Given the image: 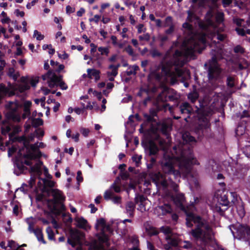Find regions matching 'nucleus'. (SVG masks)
<instances>
[{
  "label": "nucleus",
  "instance_id": "c756f323",
  "mask_svg": "<svg viewBox=\"0 0 250 250\" xmlns=\"http://www.w3.org/2000/svg\"><path fill=\"white\" fill-rule=\"evenodd\" d=\"M7 74L8 76L12 78L16 81L20 77V73L19 71H16L13 68H9Z\"/></svg>",
  "mask_w": 250,
  "mask_h": 250
},
{
  "label": "nucleus",
  "instance_id": "13d9d810",
  "mask_svg": "<svg viewBox=\"0 0 250 250\" xmlns=\"http://www.w3.org/2000/svg\"><path fill=\"white\" fill-rule=\"evenodd\" d=\"M125 50L130 55H132L134 53L133 50L130 45H128L125 48Z\"/></svg>",
  "mask_w": 250,
  "mask_h": 250
},
{
  "label": "nucleus",
  "instance_id": "f3484780",
  "mask_svg": "<svg viewBox=\"0 0 250 250\" xmlns=\"http://www.w3.org/2000/svg\"><path fill=\"white\" fill-rule=\"evenodd\" d=\"M104 196L105 200H112L115 204H119L121 202V198L120 196H115L114 193L111 189L106 190Z\"/></svg>",
  "mask_w": 250,
  "mask_h": 250
},
{
  "label": "nucleus",
  "instance_id": "a878e982",
  "mask_svg": "<svg viewBox=\"0 0 250 250\" xmlns=\"http://www.w3.org/2000/svg\"><path fill=\"white\" fill-rule=\"evenodd\" d=\"M32 104V103L29 101H26L23 104V111L24 113L22 115L23 119L28 117L30 114V108Z\"/></svg>",
  "mask_w": 250,
  "mask_h": 250
},
{
  "label": "nucleus",
  "instance_id": "603ef678",
  "mask_svg": "<svg viewBox=\"0 0 250 250\" xmlns=\"http://www.w3.org/2000/svg\"><path fill=\"white\" fill-rule=\"evenodd\" d=\"M43 182L45 186L49 187H53L55 185V182L51 180H43Z\"/></svg>",
  "mask_w": 250,
  "mask_h": 250
},
{
  "label": "nucleus",
  "instance_id": "f704fd0d",
  "mask_svg": "<svg viewBox=\"0 0 250 250\" xmlns=\"http://www.w3.org/2000/svg\"><path fill=\"white\" fill-rule=\"evenodd\" d=\"M248 65V62L244 59L240 60L238 62V67L240 70L247 68Z\"/></svg>",
  "mask_w": 250,
  "mask_h": 250
},
{
  "label": "nucleus",
  "instance_id": "6e6d98bb",
  "mask_svg": "<svg viewBox=\"0 0 250 250\" xmlns=\"http://www.w3.org/2000/svg\"><path fill=\"white\" fill-rule=\"evenodd\" d=\"M216 21L218 23H220L223 20V14L222 13H218L216 17Z\"/></svg>",
  "mask_w": 250,
  "mask_h": 250
},
{
  "label": "nucleus",
  "instance_id": "0eeeda50",
  "mask_svg": "<svg viewBox=\"0 0 250 250\" xmlns=\"http://www.w3.org/2000/svg\"><path fill=\"white\" fill-rule=\"evenodd\" d=\"M229 202L226 195L221 190L215 192L213 202L211 205V208L214 212L223 215L224 211L227 209Z\"/></svg>",
  "mask_w": 250,
  "mask_h": 250
},
{
  "label": "nucleus",
  "instance_id": "9d476101",
  "mask_svg": "<svg viewBox=\"0 0 250 250\" xmlns=\"http://www.w3.org/2000/svg\"><path fill=\"white\" fill-rule=\"evenodd\" d=\"M161 231L165 234L166 239L167 242V244L165 245V249L166 250H183L179 248L172 247L178 245L179 239L178 235L174 233L169 227H162Z\"/></svg>",
  "mask_w": 250,
  "mask_h": 250
},
{
  "label": "nucleus",
  "instance_id": "c9c22d12",
  "mask_svg": "<svg viewBox=\"0 0 250 250\" xmlns=\"http://www.w3.org/2000/svg\"><path fill=\"white\" fill-rule=\"evenodd\" d=\"M236 31H237L238 34L241 36H244L246 34H250V29H247L245 30L243 28L238 27L236 28Z\"/></svg>",
  "mask_w": 250,
  "mask_h": 250
},
{
  "label": "nucleus",
  "instance_id": "a19ab883",
  "mask_svg": "<svg viewBox=\"0 0 250 250\" xmlns=\"http://www.w3.org/2000/svg\"><path fill=\"white\" fill-rule=\"evenodd\" d=\"M227 82L228 85L230 87H232L235 85V78L233 77H228Z\"/></svg>",
  "mask_w": 250,
  "mask_h": 250
},
{
  "label": "nucleus",
  "instance_id": "ddd939ff",
  "mask_svg": "<svg viewBox=\"0 0 250 250\" xmlns=\"http://www.w3.org/2000/svg\"><path fill=\"white\" fill-rule=\"evenodd\" d=\"M6 106L9 110L7 113L8 118L14 122H20L21 117L20 113L18 111L19 104L17 102H10L6 104Z\"/></svg>",
  "mask_w": 250,
  "mask_h": 250
},
{
  "label": "nucleus",
  "instance_id": "2f4dec72",
  "mask_svg": "<svg viewBox=\"0 0 250 250\" xmlns=\"http://www.w3.org/2000/svg\"><path fill=\"white\" fill-rule=\"evenodd\" d=\"M21 129L20 126L16 125L14 126L13 131L10 133L9 134L10 139L13 141H14L15 139H16V137H14V135L21 131Z\"/></svg>",
  "mask_w": 250,
  "mask_h": 250
},
{
  "label": "nucleus",
  "instance_id": "ea45409f",
  "mask_svg": "<svg viewBox=\"0 0 250 250\" xmlns=\"http://www.w3.org/2000/svg\"><path fill=\"white\" fill-rule=\"evenodd\" d=\"M126 222H131V220L130 219H125L123 221L117 222V229L118 230H121L122 228H124L125 227V223Z\"/></svg>",
  "mask_w": 250,
  "mask_h": 250
},
{
  "label": "nucleus",
  "instance_id": "9b49d317",
  "mask_svg": "<svg viewBox=\"0 0 250 250\" xmlns=\"http://www.w3.org/2000/svg\"><path fill=\"white\" fill-rule=\"evenodd\" d=\"M42 78L43 80L47 81L48 86L50 88L59 85L62 90H65L67 88L65 83L62 81V77L57 76L53 72H48L46 74L43 75Z\"/></svg>",
  "mask_w": 250,
  "mask_h": 250
},
{
  "label": "nucleus",
  "instance_id": "864d4df0",
  "mask_svg": "<svg viewBox=\"0 0 250 250\" xmlns=\"http://www.w3.org/2000/svg\"><path fill=\"white\" fill-rule=\"evenodd\" d=\"M8 246L10 247L12 250L17 249L19 246V245H17L14 241H9Z\"/></svg>",
  "mask_w": 250,
  "mask_h": 250
},
{
  "label": "nucleus",
  "instance_id": "b1692460",
  "mask_svg": "<svg viewBox=\"0 0 250 250\" xmlns=\"http://www.w3.org/2000/svg\"><path fill=\"white\" fill-rule=\"evenodd\" d=\"M170 93H175V91L172 89H170L167 87L165 88L163 92L159 95V100L161 101H165L166 100V97L167 96H168L169 98H170V96L169 95Z\"/></svg>",
  "mask_w": 250,
  "mask_h": 250
},
{
  "label": "nucleus",
  "instance_id": "4be33fe9",
  "mask_svg": "<svg viewBox=\"0 0 250 250\" xmlns=\"http://www.w3.org/2000/svg\"><path fill=\"white\" fill-rule=\"evenodd\" d=\"M77 223V226L82 229H87L90 228L87 224V221L83 217H77L75 219Z\"/></svg>",
  "mask_w": 250,
  "mask_h": 250
},
{
  "label": "nucleus",
  "instance_id": "7c9ffc66",
  "mask_svg": "<svg viewBox=\"0 0 250 250\" xmlns=\"http://www.w3.org/2000/svg\"><path fill=\"white\" fill-rule=\"evenodd\" d=\"M139 70V66L137 65H133L129 66L126 71V75L128 76L131 75H135L136 72Z\"/></svg>",
  "mask_w": 250,
  "mask_h": 250
},
{
  "label": "nucleus",
  "instance_id": "3c124183",
  "mask_svg": "<svg viewBox=\"0 0 250 250\" xmlns=\"http://www.w3.org/2000/svg\"><path fill=\"white\" fill-rule=\"evenodd\" d=\"M243 153L248 158H250V146H247L243 148Z\"/></svg>",
  "mask_w": 250,
  "mask_h": 250
},
{
  "label": "nucleus",
  "instance_id": "79ce46f5",
  "mask_svg": "<svg viewBox=\"0 0 250 250\" xmlns=\"http://www.w3.org/2000/svg\"><path fill=\"white\" fill-rule=\"evenodd\" d=\"M34 134L37 138H38L39 140H41V138L43 136L44 132V131L41 128H38L35 130L34 132Z\"/></svg>",
  "mask_w": 250,
  "mask_h": 250
},
{
  "label": "nucleus",
  "instance_id": "72a5a7b5",
  "mask_svg": "<svg viewBox=\"0 0 250 250\" xmlns=\"http://www.w3.org/2000/svg\"><path fill=\"white\" fill-rule=\"evenodd\" d=\"M31 121L32 125L35 127H38L43 124V121L40 118H32Z\"/></svg>",
  "mask_w": 250,
  "mask_h": 250
},
{
  "label": "nucleus",
  "instance_id": "774afa93",
  "mask_svg": "<svg viewBox=\"0 0 250 250\" xmlns=\"http://www.w3.org/2000/svg\"><path fill=\"white\" fill-rule=\"evenodd\" d=\"M185 245H184L183 247L186 249H190L192 248V244L189 241H185Z\"/></svg>",
  "mask_w": 250,
  "mask_h": 250
},
{
  "label": "nucleus",
  "instance_id": "bb28decb",
  "mask_svg": "<svg viewBox=\"0 0 250 250\" xmlns=\"http://www.w3.org/2000/svg\"><path fill=\"white\" fill-rule=\"evenodd\" d=\"M25 221L28 225V230L30 233H32V231L35 229L34 226L37 223V220L35 218L31 217L26 218Z\"/></svg>",
  "mask_w": 250,
  "mask_h": 250
},
{
  "label": "nucleus",
  "instance_id": "aec40b11",
  "mask_svg": "<svg viewBox=\"0 0 250 250\" xmlns=\"http://www.w3.org/2000/svg\"><path fill=\"white\" fill-rule=\"evenodd\" d=\"M180 109L181 112L182 114H187L189 117V115H191L193 112V109L191 107L190 104L188 103H183L180 106Z\"/></svg>",
  "mask_w": 250,
  "mask_h": 250
},
{
  "label": "nucleus",
  "instance_id": "680f3d73",
  "mask_svg": "<svg viewBox=\"0 0 250 250\" xmlns=\"http://www.w3.org/2000/svg\"><path fill=\"white\" fill-rule=\"evenodd\" d=\"M128 31V29L126 27L122 29V31L121 33V35L123 38H127L128 35L126 34V32Z\"/></svg>",
  "mask_w": 250,
  "mask_h": 250
},
{
  "label": "nucleus",
  "instance_id": "e2e57ef3",
  "mask_svg": "<svg viewBox=\"0 0 250 250\" xmlns=\"http://www.w3.org/2000/svg\"><path fill=\"white\" fill-rule=\"evenodd\" d=\"M101 18V16L98 15H95L93 18L89 19L90 21H94L95 23H98Z\"/></svg>",
  "mask_w": 250,
  "mask_h": 250
},
{
  "label": "nucleus",
  "instance_id": "f8f14e48",
  "mask_svg": "<svg viewBox=\"0 0 250 250\" xmlns=\"http://www.w3.org/2000/svg\"><path fill=\"white\" fill-rule=\"evenodd\" d=\"M95 228L97 230H101V232L97 234L99 241L102 243H106L108 241V236L105 234L104 230H106L110 232V227L106 225L105 221L103 218H100L97 220Z\"/></svg>",
  "mask_w": 250,
  "mask_h": 250
},
{
  "label": "nucleus",
  "instance_id": "5fc2aeb1",
  "mask_svg": "<svg viewBox=\"0 0 250 250\" xmlns=\"http://www.w3.org/2000/svg\"><path fill=\"white\" fill-rule=\"evenodd\" d=\"M109 189H111L112 191V189H114L115 192H120L121 191V188L119 186L116 185L115 184H113L110 187V188Z\"/></svg>",
  "mask_w": 250,
  "mask_h": 250
},
{
  "label": "nucleus",
  "instance_id": "f257e3e1",
  "mask_svg": "<svg viewBox=\"0 0 250 250\" xmlns=\"http://www.w3.org/2000/svg\"><path fill=\"white\" fill-rule=\"evenodd\" d=\"M187 21H196L201 29L200 33H194L192 25L188 22L183 23L184 32L188 36L181 43L180 40L174 42L171 48L166 53L162 62V67L157 70L150 68L151 74L158 80L164 76L171 78L172 82L177 77L187 80L190 78L188 70L182 68L184 64L191 58L195 52L201 53L206 43H209L211 49V59L208 62V78L217 79L221 72L217 61L223 58L224 51L219 43L226 38L224 34H219L215 23L211 19L213 16L211 10L208 12L205 21H200L191 11H188Z\"/></svg>",
  "mask_w": 250,
  "mask_h": 250
},
{
  "label": "nucleus",
  "instance_id": "0e129e2a",
  "mask_svg": "<svg viewBox=\"0 0 250 250\" xmlns=\"http://www.w3.org/2000/svg\"><path fill=\"white\" fill-rule=\"evenodd\" d=\"M95 104V102H93L92 104L90 102H88L86 106H85V109L92 110L93 109Z\"/></svg>",
  "mask_w": 250,
  "mask_h": 250
},
{
  "label": "nucleus",
  "instance_id": "bf43d9fd",
  "mask_svg": "<svg viewBox=\"0 0 250 250\" xmlns=\"http://www.w3.org/2000/svg\"><path fill=\"white\" fill-rule=\"evenodd\" d=\"M173 26L172 25V18L170 17H167L166 19L165 26Z\"/></svg>",
  "mask_w": 250,
  "mask_h": 250
},
{
  "label": "nucleus",
  "instance_id": "6ab92c4d",
  "mask_svg": "<svg viewBox=\"0 0 250 250\" xmlns=\"http://www.w3.org/2000/svg\"><path fill=\"white\" fill-rule=\"evenodd\" d=\"M120 66V64H118L117 65H110L109 66V69H111V71L107 72V75L108 77V79L110 81H113L114 79V77L118 74V69Z\"/></svg>",
  "mask_w": 250,
  "mask_h": 250
},
{
  "label": "nucleus",
  "instance_id": "37998d69",
  "mask_svg": "<svg viewBox=\"0 0 250 250\" xmlns=\"http://www.w3.org/2000/svg\"><path fill=\"white\" fill-rule=\"evenodd\" d=\"M98 50L101 53V55L108 56L109 53V50L108 47H99L98 48Z\"/></svg>",
  "mask_w": 250,
  "mask_h": 250
},
{
  "label": "nucleus",
  "instance_id": "c85d7f7f",
  "mask_svg": "<svg viewBox=\"0 0 250 250\" xmlns=\"http://www.w3.org/2000/svg\"><path fill=\"white\" fill-rule=\"evenodd\" d=\"M32 233H34L37 238L39 241L42 242L43 244H45L46 242L43 239V234L41 229L37 228L32 231Z\"/></svg>",
  "mask_w": 250,
  "mask_h": 250
},
{
  "label": "nucleus",
  "instance_id": "4468645a",
  "mask_svg": "<svg viewBox=\"0 0 250 250\" xmlns=\"http://www.w3.org/2000/svg\"><path fill=\"white\" fill-rule=\"evenodd\" d=\"M198 132L201 133L203 136L207 137H211L210 129L209 128L210 124L207 117L202 116H201L198 121Z\"/></svg>",
  "mask_w": 250,
  "mask_h": 250
},
{
  "label": "nucleus",
  "instance_id": "09e8293b",
  "mask_svg": "<svg viewBox=\"0 0 250 250\" xmlns=\"http://www.w3.org/2000/svg\"><path fill=\"white\" fill-rule=\"evenodd\" d=\"M34 37L36 38L37 40L41 41L43 39L44 36L38 31L35 30L34 31Z\"/></svg>",
  "mask_w": 250,
  "mask_h": 250
},
{
  "label": "nucleus",
  "instance_id": "39448f33",
  "mask_svg": "<svg viewBox=\"0 0 250 250\" xmlns=\"http://www.w3.org/2000/svg\"><path fill=\"white\" fill-rule=\"evenodd\" d=\"M170 125L169 124L162 122L158 125L157 129L151 127L147 130L144 135L145 140L147 147L149 148L150 154L154 155L158 150L157 144H159L161 147H164L165 141L162 139L158 133V131H161L166 137L168 138V132L170 130Z\"/></svg>",
  "mask_w": 250,
  "mask_h": 250
},
{
  "label": "nucleus",
  "instance_id": "4c0bfd02",
  "mask_svg": "<svg viewBox=\"0 0 250 250\" xmlns=\"http://www.w3.org/2000/svg\"><path fill=\"white\" fill-rule=\"evenodd\" d=\"M141 159L142 156L138 154H135L132 157V161L135 163V165L137 167L139 166Z\"/></svg>",
  "mask_w": 250,
  "mask_h": 250
},
{
  "label": "nucleus",
  "instance_id": "f03ea898",
  "mask_svg": "<svg viewBox=\"0 0 250 250\" xmlns=\"http://www.w3.org/2000/svg\"><path fill=\"white\" fill-rule=\"evenodd\" d=\"M182 143L173 147L175 154L172 153L171 155L167 152L164 154L161 165L165 175L156 172L152 174L151 178L156 187L162 188L167 195L172 198L176 206L186 213L187 217L188 214H194L193 204L185 207L184 195L177 193L174 195L170 190L175 193L178 191V186L176 183L180 181L182 176L187 178L190 186L197 187V173L193 171L191 166L199 163L194 158L191 150V145L195 142V138L188 132H186L182 135Z\"/></svg>",
  "mask_w": 250,
  "mask_h": 250
},
{
  "label": "nucleus",
  "instance_id": "de8ad7c7",
  "mask_svg": "<svg viewBox=\"0 0 250 250\" xmlns=\"http://www.w3.org/2000/svg\"><path fill=\"white\" fill-rule=\"evenodd\" d=\"M150 54L153 58L159 57L161 55V53L157 49L155 48L150 50Z\"/></svg>",
  "mask_w": 250,
  "mask_h": 250
},
{
  "label": "nucleus",
  "instance_id": "a18cd8bd",
  "mask_svg": "<svg viewBox=\"0 0 250 250\" xmlns=\"http://www.w3.org/2000/svg\"><path fill=\"white\" fill-rule=\"evenodd\" d=\"M215 165V163L213 160H210L208 162V164L206 165L207 169L209 172L211 170L213 171V167Z\"/></svg>",
  "mask_w": 250,
  "mask_h": 250
},
{
  "label": "nucleus",
  "instance_id": "1a4fd4ad",
  "mask_svg": "<svg viewBox=\"0 0 250 250\" xmlns=\"http://www.w3.org/2000/svg\"><path fill=\"white\" fill-rule=\"evenodd\" d=\"M229 229L235 239L245 242L250 239V227L245 224L237 223L229 226Z\"/></svg>",
  "mask_w": 250,
  "mask_h": 250
},
{
  "label": "nucleus",
  "instance_id": "69168bd1",
  "mask_svg": "<svg viewBox=\"0 0 250 250\" xmlns=\"http://www.w3.org/2000/svg\"><path fill=\"white\" fill-rule=\"evenodd\" d=\"M16 150H17V148L14 146H12L11 148H10L9 149L8 152V156L11 157L12 155V154L15 152H16Z\"/></svg>",
  "mask_w": 250,
  "mask_h": 250
},
{
  "label": "nucleus",
  "instance_id": "6e6552de",
  "mask_svg": "<svg viewBox=\"0 0 250 250\" xmlns=\"http://www.w3.org/2000/svg\"><path fill=\"white\" fill-rule=\"evenodd\" d=\"M21 84H15L11 87V93L10 95H19L32 87H36L39 83V77L22 76L21 78Z\"/></svg>",
  "mask_w": 250,
  "mask_h": 250
},
{
  "label": "nucleus",
  "instance_id": "e433bc0d",
  "mask_svg": "<svg viewBox=\"0 0 250 250\" xmlns=\"http://www.w3.org/2000/svg\"><path fill=\"white\" fill-rule=\"evenodd\" d=\"M156 115V113L154 111L152 112H151L150 114H145L144 117L145 118V120L149 123H151L154 120V117Z\"/></svg>",
  "mask_w": 250,
  "mask_h": 250
},
{
  "label": "nucleus",
  "instance_id": "a211bd4d",
  "mask_svg": "<svg viewBox=\"0 0 250 250\" xmlns=\"http://www.w3.org/2000/svg\"><path fill=\"white\" fill-rule=\"evenodd\" d=\"M226 171L228 174L233 178H240L242 175L237 167L231 165H229L226 168Z\"/></svg>",
  "mask_w": 250,
  "mask_h": 250
},
{
  "label": "nucleus",
  "instance_id": "4d7b16f0",
  "mask_svg": "<svg viewBox=\"0 0 250 250\" xmlns=\"http://www.w3.org/2000/svg\"><path fill=\"white\" fill-rule=\"evenodd\" d=\"M125 4L126 6H127L128 7H130L131 5H132L133 7L134 8H136V2L132 1L130 0H126L125 2Z\"/></svg>",
  "mask_w": 250,
  "mask_h": 250
},
{
  "label": "nucleus",
  "instance_id": "393cba45",
  "mask_svg": "<svg viewBox=\"0 0 250 250\" xmlns=\"http://www.w3.org/2000/svg\"><path fill=\"white\" fill-rule=\"evenodd\" d=\"M135 210V205L132 202L127 203L125 207V212L129 217H133Z\"/></svg>",
  "mask_w": 250,
  "mask_h": 250
},
{
  "label": "nucleus",
  "instance_id": "49530a36",
  "mask_svg": "<svg viewBox=\"0 0 250 250\" xmlns=\"http://www.w3.org/2000/svg\"><path fill=\"white\" fill-rule=\"evenodd\" d=\"M136 28L137 29V33L138 34H141L142 33H145L146 31V28L145 27L143 24H139L137 26Z\"/></svg>",
  "mask_w": 250,
  "mask_h": 250
},
{
  "label": "nucleus",
  "instance_id": "58836bf2",
  "mask_svg": "<svg viewBox=\"0 0 250 250\" xmlns=\"http://www.w3.org/2000/svg\"><path fill=\"white\" fill-rule=\"evenodd\" d=\"M46 231L47 234L48 239L51 240H54V233L50 227H48L46 228Z\"/></svg>",
  "mask_w": 250,
  "mask_h": 250
},
{
  "label": "nucleus",
  "instance_id": "c03bdc74",
  "mask_svg": "<svg viewBox=\"0 0 250 250\" xmlns=\"http://www.w3.org/2000/svg\"><path fill=\"white\" fill-rule=\"evenodd\" d=\"M140 41H148L150 40V35L147 33H145L144 34L140 35L138 37Z\"/></svg>",
  "mask_w": 250,
  "mask_h": 250
},
{
  "label": "nucleus",
  "instance_id": "412c9836",
  "mask_svg": "<svg viewBox=\"0 0 250 250\" xmlns=\"http://www.w3.org/2000/svg\"><path fill=\"white\" fill-rule=\"evenodd\" d=\"M146 200V197L143 195H139L136 197L135 202L139 204V208L141 211L143 212L146 210L145 202Z\"/></svg>",
  "mask_w": 250,
  "mask_h": 250
},
{
  "label": "nucleus",
  "instance_id": "2eb2a0df",
  "mask_svg": "<svg viewBox=\"0 0 250 250\" xmlns=\"http://www.w3.org/2000/svg\"><path fill=\"white\" fill-rule=\"evenodd\" d=\"M83 237V233L79 231H73L71 233V238L68 239L67 242L73 247H75L77 245L81 244V241Z\"/></svg>",
  "mask_w": 250,
  "mask_h": 250
},
{
  "label": "nucleus",
  "instance_id": "052dcab7",
  "mask_svg": "<svg viewBox=\"0 0 250 250\" xmlns=\"http://www.w3.org/2000/svg\"><path fill=\"white\" fill-rule=\"evenodd\" d=\"M234 51L235 53H242L244 52L243 48L240 45H237L234 48Z\"/></svg>",
  "mask_w": 250,
  "mask_h": 250
},
{
  "label": "nucleus",
  "instance_id": "423d86ee",
  "mask_svg": "<svg viewBox=\"0 0 250 250\" xmlns=\"http://www.w3.org/2000/svg\"><path fill=\"white\" fill-rule=\"evenodd\" d=\"M49 194L52 197V199L47 201V206L50 210L57 212L63 211L65 209L63 202L65 196L63 192L58 189H51Z\"/></svg>",
  "mask_w": 250,
  "mask_h": 250
},
{
  "label": "nucleus",
  "instance_id": "dca6fc26",
  "mask_svg": "<svg viewBox=\"0 0 250 250\" xmlns=\"http://www.w3.org/2000/svg\"><path fill=\"white\" fill-rule=\"evenodd\" d=\"M172 208L167 203H164L157 206L154 209V212L158 216L164 215L171 213Z\"/></svg>",
  "mask_w": 250,
  "mask_h": 250
},
{
  "label": "nucleus",
  "instance_id": "5701e85b",
  "mask_svg": "<svg viewBox=\"0 0 250 250\" xmlns=\"http://www.w3.org/2000/svg\"><path fill=\"white\" fill-rule=\"evenodd\" d=\"M144 226L145 227L146 232L148 235H155L158 233V231L148 223H146L144 224Z\"/></svg>",
  "mask_w": 250,
  "mask_h": 250
},
{
  "label": "nucleus",
  "instance_id": "cd10ccee",
  "mask_svg": "<svg viewBox=\"0 0 250 250\" xmlns=\"http://www.w3.org/2000/svg\"><path fill=\"white\" fill-rule=\"evenodd\" d=\"M87 75L89 78L93 77L96 81L100 79V71L95 69H88L87 70Z\"/></svg>",
  "mask_w": 250,
  "mask_h": 250
},
{
  "label": "nucleus",
  "instance_id": "8fccbe9b",
  "mask_svg": "<svg viewBox=\"0 0 250 250\" xmlns=\"http://www.w3.org/2000/svg\"><path fill=\"white\" fill-rule=\"evenodd\" d=\"M81 133L84 137H87L90 132V130L88 128L81 127L80 129Z\"/></svg>",
  "mask_w": 250,
  "mask_h": 250
},
{
  "label": "nucleus",
  "instance_id": "473e14b6",
  "mask_svg": "<svg viewBox=\"0 0 250 250\" xmlns=\"http://www.w3.org/2000/svg\"><path fill=\"white\" fill-rule=\"evenodd\" d=\"M188 99L191 102L194 103L198 98V94L196 92H191L188 96Z\"/></svg>",
  "mask_w": 250,
  "mask_h": 250
},
{
  "label": "nucleus",
  "instance_id": "7ed1b4c3",
  "mask_svg": "<svg viewBox=\"0 0 250 250\" xmlns=\"http://www.w3.org/2000/svg\"><path fill=\"white\" fill-rule=\"evenodd\" d=\"M45 145L42 143H36L33 145L24 144L18 152L16 157L17 167L21 171L24 170V165L31 166V171L40 175L42 173L41 166L42 163L39 158L41 156L39 147L43 148Z\"/></svg>",
  "mask_w": 250,
  "mask_h": 250
},
{
  "label": "nucleus",
  "instance_id": "338daca9",
  "mask_svg": "<svg viewBox=\"0 0 250 250\" xmlns=\"http://www.w3.org/2000/svg\"><path fill=\"white\" fill-rule=\"evenodd\" d=\"M58 56L60 58L63 60L66 59L68 58V55L64 52H63L62 54L58 53Z\"/></svg>",
  "mask_w": 250,
  "mask_h": 250
},
{
  "label": "nucleus",
  "instance_id": "20e7f679",
  "mask_svg": "<svg viewBox=\"0 0 250 250\" xmlns=\"http://www.w3.org/2000/svg\"><path fill=\"white\" fill-rule=\"evenodd\" d=\"M186 221L188 227L193 226L192 222L194 224L189 234L197 244L206 246L214 241V232L208 221L194 214H188Z\"/></svg>",
  "mask_w": 250,
  "mask_h": 250
}]
</instances>
